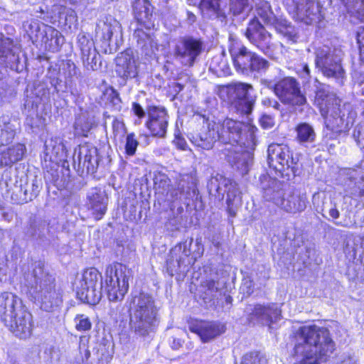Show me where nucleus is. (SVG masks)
I'll use <instances>...</instances> for the list:
<instances>
[{"label":"nucleus","instance_id":"2","mask_svg":"<svg viewBox=\"0 0 364 364\" xmlns=\"http://www.w3.org/2000/svg\"><path fill=\"white\" fill-rule=\"evenodd\" d=\"M29 294L41 304V309L50 311L61 302V294L55 287V279L46 272L41 263L36 264L31 272L24 275Z\"/></svg>","mask_w":364,"mask_h":364},{"label":"nucleus","instance_id":"38","mask_svg":"<svg viewBox=\"0 0 364 364\" xmlns=\"http://www.w3.org/2000/svg\"><path fill=\"white\" fill-rule=\"evenodd\" d=\"M245 128H247V126L241 122L231 119L225 120V132H229L232 144H237L240 141Z\"/></svg>","mask_w":364,"mask_h":364},{"label":"nucleus","instance_id":"23","mask_svg":"<svg viewBox=\"0 0 364 364\" xmlns=\"http://www.w3.org/2000/svg\"><path fill=\"white\" fill-rule=\"evenodd\" d=\"M233 144H231L229 148L225 149L224 154L227 161L232 166H235L243 172H247L248 167L252 161L250 153L243 151L241 147L234 146Z\"/></svg>","mask_w":364,"mask_h":364},{"label":"nucleus","instance_id":"40","mask_svg":"<svg viewBox=\"0 0 364 364\" xmlns=\"http://www.w3.org/2000/svg\"><path fill=\"white\" fill-rule=\"evenodd\" d=\"M82 58L83 65L87 68V70H96L99 68L100 65L98 64L99 55L95 49L91 48H82Z\"/></svg>","mask_w":364,"mask_h":364},{"label":"nucleus","instance_id":"3","mask_svg":"<svg viewBox=\"0 0 364 364\" xmlns=\"http://www.w3.org/2000/svg\"><path fill=\"white\" fill-rule=\"evenodd\" d=\"M316 87L315 104L319 107L328 129L341 133L347 131L348 121L346 117V105H341V100L335 94L330 92L329 86L315 80Z\"/></svg>","mask_w":364,"mask_h":364},{"label":"nucleus","instance_id":"37","mask_svg":"<svg viewBox=\"0 0 364 364\" xmlns=\"http://www.w3.org/2000/svg\"><path fill=\"white\" fill-rule=\"evenodd\" d=\"M16 134V129L9 116L0 117V144L6 145L12 141Z\"/></svg>","mask_w":364,"mask_h":364},{"label":"nucleus","instance_id":"26","mask_svg":"<svg viewBox=\"0 0 364 364\" xmlns=\"http://www.w3.org/2000/svg\"><path fill=\"white\" fill-rule=\"evenodd\" d=\"M306 203L307 196L305 193H293L286 194L277 207L287 213L296 214L303 212L306 208Z\"/></svg>","mask_w":364,"mask_h":364},{"label":"nucleus","instance_id":"14","mask_svg":"<svg viewBox=\"0 0 364 364\" xmlns=\"http://www.w3.org/2000/svg\"><path fill=\"white\" fill-rule=\"evenodd\" d=\"M97 149L90 144H83L75 149L73 154V166L77 171L82 173H94L99 164Z\"/></svg>","mask_w":364,"mask_h":364},{"label":"nucleus","instance_id":"15","mask_svg":"<svg viewBox=\"0 0 364 364\" xmlns=\"http://www.w3.org/2000/svg\"><path fill=\"white\" fill-rule=\"evenodd\" d=\"M250 322L270 326L280 319L281 310L274 303L249 304L245 309Z\"/></svg>","mask_w":364,"mask_h":364},{"label":"nucleus","instance_id":"22","mask_svg":"<svg viewBox=\"0 0 364 364\" xmlns=\"http://www.w3.org/2000/svg\"><path fill=\"white\" fill-rule=\"evenodd\" d=\"M189 328L191 332L196 333L203 342H208L225 331L224 325L210 321L193 323Z\"/></svg>","mask_w":364,"mask_h":364},{"label":"nucleus","instance_id":"62","mask_svg":"<svg viewBox=\"0 0 364 364\" xmlns=\"http://www.w3.org/2000/svg\"><path fill=\"white\" fill-rule=\"evenodd\" d=\"M132 109L134 112V114L136 115L139 118H142L145 116V112H144L143 108L141 107V106L139 104H138L136 102H134L132 104Z\"/></svg>","mask_w":364,"mask_h":364},{"label":"nucleus","instance_id":"35","mask_svg":"<svg viewBox=\"0 0 364 364\" xmlns=\"http://www.w3.org/2000/svg\"><path fill=\"white\" fill-rule=\"evenodd\" d=\"M45 153L50 160L61 159L65 154V146L60 138H51L45 143Z\"/></svg>","mask_w":364,"mask_h":364},{"label":"nucleus","instance_id":"4","mask_svg":"<svg viewBox=\"0 0 364 364\" xmlns=\"http://www.w3.org/2000/svg\"><path fill=\"white\" fill-rule=\"evenodd\" d=\"M0 318L16 336L26 339L31 336L32 315L12 293L4 292L0 295Z\"/></svg>","mask_w":364,"mask_h":364},{"label":"nucleus","instance_id":"1","mask_svg":"<svg viewBox=\"0 0 364 364\" xmlns=\"http://www.w3.org/2000/svg\"><path fill=\"white\" fill-rule=\"evenodd\" d=\"M294 364H319V359L334 350L328 330L316 326L300 327L294 333Z\"/></svg>","mask_w":364,"mask_h":364},{"label":"nucleus","instance_id":"25","mask_svg":"<svg viewBox=\"0 0 364 364\" xmlns=\"http://www.w3.org/2000/svg\"><path fill=\"white\" fill-rule=\"evenodd\" d=\"M116 72L124 78H134L138 74L136 60L129 51L121 53L116 58Z\"/></svg>","mask_w":364,"mask_h":364},{"label":"nucleus","instance_id":"36","mask_svg":"<svg viewBox=\"0 0 364 364\" xmlns=\"http://www.w3.org/2000/svg\"><path fill=\"white\" fill-rule=\"evenodd\" d=\"M43 25V23L41 24L39 21L36 19H31L23 23V30L26 31L33 43L38 41L41 43L43 42L45 37V28Z\"/></svg>","mask_w":364,"mask_h":364},{"label":"nucleus","instance_id":"47","mask_svg":"<svg viewBox=\"0 0 364 364\" xmlns=\"http://www.w3.org/2000/svg\"><path fill=\"white\" fill-rule=\"evenodd\" d=\"M349 12L357 14L358 18L364 21V0H343Z\"/></svg>","mask_w":364,"mask_h":364},{"label":"nucleus","instance_id":"64","mask_svg":"<svg viewBox=\"0 0 364 364\" xmlns=\"http://www.w3.org/2000/svg\"><path fill=\"white\" fill-rule=\"evenodd\" d=\"M336 364H358L355 357L352 355H346L340 363Z\"/></svg>","mask_w":364,"mask_h":364},{"label":"nucleus","instance_id":"46","mask_svg":"<svg viewBox=\"0 0 364 364\" xmlns=\"http://www.w3.org/2000/svg\"><path fill=\"white\" fill-rule=\"evenodd\" d=\"M41 188L42 183L37 178L33 179L31 183H27L23 191L25 200L26 201L32 200L38 195Z\"/></svg>","mask_w":364,"mask_h":364},{"label":"nucleus","instance_id":"63","mask_svg":"<svg viewBox=\"0 0 364 364\" xmlns=\"http://www.w3.org/2000/svg\"><path fill=\"white\" fill-rule=\"evenodd\" d=\"M357 41L359 44L360 52L364 53V28L358 32Z\"/></svg>","mask_w":364,"mask_h":364},{"label":"nucleus","instance_id":"5","mask_svg":"<svg viewBox=\"0 0 364 364\" xmlns=\"http://www.w3.org/2000/svg\"><path fill=\"white\" fill-rule=\"evenodd\" d=\"M129 311L130 328L136 335L146 336L156 329L158 309L151 296L141 293L133 296Z\"/></svg>","mask_w":364,"mask_h":364},{"label":"nucleus","instance_id":"33","mask_svg":"<svg viewBox=\"0 0 364 364\" xmlns=\"http://www.w3.org/2000/svg\"><path fill=\"white\" fill-rule=\"evenodd\" d=\"M45 28L44 39L43 43L52 52L58 50L59 46L63 43V36L52 26L43 25Z\"/></svg>","mask_w":364,"mask_h":364},{"label":"nucleus","instance_id":"57","mask_svg":"<svg viewBox=\"0 0 364 364\" xmlns=\"http://www.w3.org/2000/svg\"><path fill=\"white\" fill-rule=\"evenodd\" d=\"M109 99L114 109L119 111L122 106L119 92L115 90L112 89L110 93L109 94Z\"/></svg>","mask_w":364,"mask_h":364},{"label":"nucleus","instance_id":"21","mask_svg":"<svg viewBox=\"0 0 364 364\" xmlns=\"http://www.w3.org/2000/svg\"><path fill=\"white\" fill-rule=\"evenodd\" d=\"M220 185L223 186L227 192V205L228 212L232 217H235L237 211L242 203L241 193L239 190L238 185L232 180L223 176H220Z\"/></svg>","mask_w":364,"mask_h":364},{"label":"nucleus","instance_id":"28","mask_svg":"<svg viewBox=\"0 0 364 364\" xmlns=\"http://www.w3.org/2000/svg\"><path fill=\"white\" fill-rule=\"evenodd\" d=\"M119 30V23L114 19L100 21L96 27V38L102 42L103 46H110L112 37Z\"/></svg>","mask_w":364,"mask_h":364},{"label":"nucleus","instance_id":"16","mask_svg":"<svg viewBox=\"0 0 364 364\" xmlns=\"http://www.w3.org/2000/svg\"><path fill=\"white\" fill-rule=\"evenodd\" d=\"M287 9L294 18L306 24L320 21V6L315 0H292Z\"/></svg>","mask_w":364,"mask_h":364},{"label":"nucleus","instance_id":"18","mask_svg":"<svg viewBox=\"0 0 364 364\" xmlns=\"http://www.w3.org/2000/svg\"><path fill=\"white\" fill-rule=\"evenodd\" d=\"M149 120L146 127L152 135L164 137L168 124V116L164 107L150 106L148 108Z\"/></svg>","mask_w":364,"mask_h":364},{"label":"nucleus","instance_id":"29","mask_svg":"<svg viewBox=\"0 0 364 364\" xmlns=\"http://www.w3.org/2000/svg\"><path fill=\"white\" fill-rule=\"evenodd\" d=\"M26 152V146L23 144H16L12 146L4 148L0 151V168L11 166L21 160Z\"/></svg>","mask_w":364,"mask_h":364},{"label":"nucleus","instance_id":"41","mask_svg":"<svg viewBox=\"0 0 364 364\" xmlns=\"http://www.w3.org/2000/svg\"><path fill=\"white\" fill-rule=\"evenodd\" d=\"M296 139L299 143H311L316 138V133L313 127L307 124L302 123L299 124L296 129Z\"/></svg>","mask_w":364,"mask_h":364},{"label":"nucleus","instance_id":"8","mask_svg":"<svg viewBox=\"0 0 364 364\" xmlns=\"http://www.w3.org/2000/svg\"><path fill=\"white\" fill-rule=\"evenodd\" d=\"M267 161L270 168L279 172L282 176H295L298 159L287 144H271L267 149Z\"/></svg>","mask_w":364,"mask_h":364},{"label":"nucleus","instance_id":"42","mask_svg":"<svg viewBox=\"0 0 364 364\" xmlns=\"http://www.w3.org/2000/svg\"><path fill=\"white\" fill-rule=\"evenodd\" d=\"M92 127V122L85 113L80 114L75 119L74 124L75 134L76 136H87Z\"/></svg>","mask_w":364,"mask_h":364},{"label":"nucleus","instance_id":"39","mask_svg":"<svg viewBox=\"0 0 364 364\" xmlns=\"http://www.w3.org/2000/svg\"><path fill=\"white\" fill-rule=\"evenodd\" d=\"M113 348L109 345L99 343L95 348L94 362L91 364H108L112 360Z\"/></svg>","mask_w":364,"mask_h":364},{"label":"nucleus","instance_id":"7","mask_svg":"<svg viewBox=\"0 0 364 364\" xmlns=\"http://www.w3.org/2000/svg\"><path fill=\"white\" fill-rule=\"evenodd\" d=\"M105 290L111 301L123 299L129 289L131 270L121 263H114L105 270Z\"/></svg>","mask_w":364,"mask_h":364},{"label":"nucleus","instance_id":"34","mask_svg":"<svg viewBox=\"0 0 364 364\" xmlns=\"http://www.w3.org/2000/svg\"><path fill=\"white\" fill-rule=\"evenodd\" d=\"M209 70L218 77L230 74V69L224 53H218L209 61Z\"/></svg>","mask_w":364,"mask_h":364},{"label":"nucleus","instance_id":"44","mask_svg":"<svg viewBox=\"0 0 364 364\" xmlns=\"http://www.w3.org/2000/svg\"><path fill=\"white\" fill-rule=\"evenodd\" d=\"M200 8L204 14L209 16L222 15L219 0H201Z\"/></svg>","mask_w":364,"mask_h":364},{"label":"nucleus","instance_id":"13","mask_svg":"<svg viewBox=\"0 0 364 364\" xmlns=\"http://www.w3.org/2000/svg\"><path fill=\"white\" fill-rule=\"evenodd\" d=\"M249 41L264 54L273 58L277 45L272 41V35L257 19H252L245 31Z\"/></svg>","mask_w":364,"mask_h":364},{"label":"nucleus","instance_id":"60","mask_svg":"<svg viewBox=\"0 0 364 364\" xmlns=\"http://www.w3.org/2000/svg\"><path fill=\"white\" fill-rule=\"evenodd\" d=\"M66 75L69 77L77 75V68L73 62L68 60L66 63Z\"/></svg>","mask_w":364,"mask_h":364},{"label":"nucleus","instance_id":"53","mask_svg":"<svg viewBox=\"0 0 364 364\" xmlns=\"http://www.w3.org/2000/svg\"><path fill=\"white\" fill-rule=\"evenodd\" d=\"M214 127L217 128V130L218 131V134H217V139L220 141L221 142L224 144H232L230 136L229 135V132H225V121L222 124H213Z\"/></svg>","mask_w":364,"mask_h":364},{"label":"nucleus","instance_id":"48","mask_svg":"<svg viewBox=\"0 0 364 364\" xmlns=\"http://www.w3.org/2000/svg\"><path fill=\"white\" fill-rule=\"evenodd\" d=\"M170 182L171 181L166 175L159 173L154 178L156 191L161 194L166 193L168 196V191L171 188Z\"/></svg>","mask_w":364,"mask_h":364},{"label":"nucleus","instance_id":"43","mask_svg":"<svg viewBox=\"0 0 364 364\" xmlns=\"http://www.w3.org/2000/svg\"><path fill=\"white\" fill-rule=\"evenodd\" d=\"M201 289L204 300L211 301L220 289V284L217 279H208L201 283Z\"/></svg>","mask_w":364,"mask_h":364},{"label":"nucleus","instance_id":"45","mask_svg":"<svg viewBox=\"0 0 364 364\" xmlns=\"http://www.w3.org/2000/svg\"><path fill=\"white\" fill-rule=\"evenodd\" d=\"M269 66L270 63L267 60L255 53L250 67V73H263L269 69Z\"/></svg>","mask_w":364,"mask_h":364},{"label":"nucleus","instance_id":"54","mask_svg":"<svg viewBox=\"0 0 364 364\" xmlns=\"http://www.w3.org/2000/svg\"><path fill=\"white\" fill-rule=\"evenodd\" d=\"M112 129L114 137L122 138L126 134V127L122 121L114 119L112 122Z\"/></svg>","mask_w":364,"mask_h":364},{"label":"nucleus","instance_id":"20","mask_svg":"<svg viewBox=\"0 0 364 364\" xmlns=\"http://www.w3.org/2000/svg\"><path fill=\"white\" fill-rule=\"evenodd\" d=\"M229 50L236 70L242 74H248L255 53L243 45H232Z\"/></svg>","mask_w":364,"mask_h":364},{"label":"nucleus","instance_id":"50","mask_svg":"<svg viewBox=\"0 0 364 364\" xmlns=\"http://www.w3.org/2000/svg\"><path fill=\"white\" fill-rule=\"evenodd\" d=\"M249 8V0H230V10L235 16L239 15Z\"/></svg>","mask_w":364,"mask_h":364},{"label":"nucleus","instance_id":"12","mask_svg":"<svg viewBox=\"0 0 364 364\" xmlns=\"http://www.w3.org/2000/svg\"><path fill=\"white\" fill-rule=\"evenodd\" d=\"M260 18L264 24L273 26L275 29L288 41L295 43L298 39L295 28L286 20L278 19L272 10L269 2L261 1L256 9V16L254 19Z\"/></svg>","mask_w":364,"mask_h":364},{"label":"nucleus","instance_id":"30","mask_svg":"<svg viewBox=\"0 0 364 364\" xmlns=\"http://www.w3.org/2000/svg\"><path fill=\"white\" fill-rule=\"evenodd\" d=\"M88 199L90 208L96 220H100L105 215L107 210V198L104 192L95 188L89 193Z\"/></svg>","mask_w":364,"mask_h":364},{"label":"nucleus","instance_id":"58","mask_svg":"<svg viewBox=\"0 0 364 364\" xmlns=\"http://www.w3.org/2000/svg\"><path fill=\"white\" fill-rule=\"evenodd\" d=\"M260 360L258 355L255 353L245 354L241 361V364H259Z\"/></svg>","mask_w":364,"mask_h":364},{"label":"nucleus","instance_id":"52","mask_svg":"<svg viewBox=\"0 0 364 364\" xmlns=\"http://www.w3.org/2000/svg\"><path fill=\"white\" fill-rule=\"evenodd\" d=\"M138 145L139 142L135 138V134L134 133H130L127 135L125 151L127 155H134Z\"/></svg>","mask_w":364,"mask_h":364},{"label":"nucleus","instance_id":"19","mask_svg":"<svg viewBox=\"0 0 364 364\" xmlns=\"http://www.w3.org/2000/svg\"><path fill=\"white\" fill-rule=\"evenodd\" d=\"M262 197L266 201L272 202L277 206L286 195L281 181L264 176L261 181Z\"/></svg>","mask_w":364,"mask_h":364},{"label":"nucleus","instance_id":"27","mask_svg":"<svg viewBox=\"0 0 364 364\" xmlns=\"http://www.w3.org/2000/svg\"><path fill=\"white\" fill-rule=\"evenodd\" d=\"M134 14L137 21L146 28L154 26L153 6L148 0H135L133 4Z\"/></svg>","mask_w":364,"mask_h":364},{"label":"nucleus","instance_id":"9","mask_svg":"<svg viewBox=\"0 0 364 364\" xmlns=\"http://www.w3.org/2000/svg\"><path fill=\"white\" fill-rule=\"evenodd\" d=\"M102 275L94 267L85 269L77 284V298L85 303L95 305L102 298Z\"/></svg>","mask_w":364,"mask_h":364},{"label":"nucleus","instance_id":"49","mask_svg":"<svg viewBox=\"0 0 364 364\" xmlns=\"http://www.w3.org/2000/svg\"><path fill=\"white\" fill-rule=\"evenodd\" d=\"M90 337L87 336H82L79 339V352L81 355V361L84 363L87 361L90 356V352L89 350Z\"/></svg>","mask_w":364,"mask_h":364},{"label":"nucleus","instance_id":"32","mask_svg":"<svg viewBox=\"0 0 364 364\" xmlns=\"http://www.w3.org/2000/svg\"><path fill=\"white\" fill-rule=\"evenodd\" d=\"M134 36L136 38L138 44L141 46L142 49L146 50L148 47L150 48V50L146 52V55L156 54V52L163 49V46L159 44L156 37L151 36L141 30L135 31Z\"/></svg>","mask_w":364,"mask_h":364},{"label":"nucleus","instance_id":"10","mask_svg":"<svg viewBox=\"0 0 364 364\" xmlns=\"http://www.w3.org/2000/svg\"><path fill=\"white\" fill-rule=\"evenodd\" d=\"M252 92L254 87L249 83L233 82L226 86L228 97L237 112L247 116L252 113L256 101V96L252 95Z\"/></svg>","mask_w":364,"mask_h":364},{"label":"nucleus","instance_id":"17","mask_svg":"<svg viewBox=\"0 0 364 364\" xmlns=\"http://www.w3.org/2000/svg\"><path fill=\"white\" fill-rule=\"evenodd\" d=\"M203 47V43L201 40L186 36L176 46L175 55L183 65L192 66L202 53Z\"/></svg>","mask_w":364,"mask_h":364},{"label":"nucleus","instance_id":"11","mask_svg":"<svg viewBox=\"0 0 364 364\" xmlns=\"http://www.w3.org/2000/svg\"><path fill=\"white\" fill-rule=\"evenodd\" d=\"M275 95L282 103L287 105L302 106L307 102L299 82L291 76L284 77L276 82Z\"/></svg>","mask_w":364,"mask_h":364},{"label":"nucleus","instance_id":"31","mask_svg":"<svg viewBox=\"0 0 364 364\" xmlns=\"http://www.w3.org/2000/svg\"><path fill=\"white\" fill-rule=\"evenodd\" d=\"M193 238H191L189 241L186 240L172 248L170 252L171 259L168 262L171 264V261L175 259L178 269H181L183 265L186 266V259H188L191 255V246Z\"/></svg>","mask_w":364,"mask_h":364},{"label":"nucleus","instance_id":"61","mask_svg":"<svg viewBox=\"0 0 364 364\" xmlns=\"http://www.w3.org/2000/svg\"><path fill=\"white\" fill-rule=\"evenodd\" d=\"M173 142L175 146L181 150L186 151L188 148V144L186 140L179 136H176Z\"/></svg>","mask_w":364,"mask_h":364},{"label":"nucleus","instance_id":"6","mask_svg":"<svg viewBox=\"0 0 364 364\" xmlns=\"http://www.w3.org/2000/svg\"><path fill=\"white\" fill-rule=\"evenodd\" d=\"M316 66L324 76L334 78L339 85H343L345 70L341 61L343 52L341 49L328 46L319 47L316 50Z\"/></svg>","mask_w":364,"mask_h":364},{"label":"nucleus","instance_id":"24","mask_svg":"<svg viewBox=\"0 0 364 364\" xmlns=\"http://www.w3.org/2000/svg\"><path fill=\"white\" fill-rule=\"evenodd\" d=\"M218 131L214 125L208 124L207 127L202 129L191 138V142L198 147L205 150H210L214 146L217 139Z\"/></svg>","mask_w":364,"mask_h":364},{"label":"nucleus","instance_id":"59","mask_svg":"<svg viewBox=\"0 0 364 364\" xmlns=\"http://www.w3.org/2000/svg\"><path fill=\"white\" fill-rule=\"evenodd\" d=\"M261 126L264 129H271L274 126V118L267 114H264L259 119Z\"/></svg>","mask_w":364,"mask_h":364},{"label":"nucleus","instance_id":"56","mask_svg":"<svg viewBox=\"0 0 364 364\" xmlns=\"http://www.w3.org/2000/svg\"><path fill=\"white\" fill-rule=\"evenodd\" d=\"M12 41L9 38H0V60L2 61L6 55V53L12 47Z\"/></svg>","mask_w":364,"mask_h":364},{"label":"nucleus","instance_id":"55","mask_svg":"<svg viewBox=\"0 0 364 364\" xmlns=\"http://www.w3.org/2000/svg\"><path fill=\"white\" fill-rule=\"evenodd\" d=\"M6 53L7 54L4 59H3L2 63H5L6 66H10L11 68H12L14 65L17 64L18 63V55L12 49V47Z\"/></svg>","mask_w":364,"mask_h":364},{"label":"nucleus","instance_id":"51","mask_svg":"<svg viewBox=\"0 0 364 364\" xmlns=\"http://www.w3.org/2000/svg\"><path fill=\"white\" fill-rule=\"evenodd\" d=\"M74 322L75 328L79 331H89L92 327L90 318L83 314H77L74 318Z\"/></svg>","mask_w":364,"mask_h":364}]
</instances>
